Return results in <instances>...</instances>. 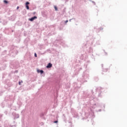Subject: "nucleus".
Instances as JSON below:
<instances>
[{
  "mask_svg": "<svg viewBox=\"0 0 127 127\" xmlns=\"http://www.w3.org/2000/svg\"><path fill=\"white\" fill-rule=\"evenodd\" d=\"M91 93L92 96L87 92L84 91L83 98V99H86L87 101H91V103H92V102H95V101H96L97 98H95V94H94V91L92 89L91 90Z\"/></svg>",
  "mask_w": 127,
  "mask_h": 127,
  "instance_id": "obj_1",
  "label": "nucleus"
},
{
  "mask_svg": "<svg viewBox=\"0 0 127 127\" xmlns=\"http://www.w3.org/2000/svg\"><path fill=\"white\" fill-rule=\"evenodd\" d=\"M89 77H90L89 73H87L86 71H84L81 77L77 79V81L81 83V84H83V83H85V82H88Z\"/></svg>",
  "mask_w": 127,
  "mask_h": 127,
  "instance_id": "obj_2",
  "label": "nucleus"
},
{
  "mask_svg": "<svg viewBox=\"0 0 127 127\" xmlns=\"http://www.w3.org/2000/svg\"><path fill=\"white\" fill-rule=\"evenodd\" d=\"M96 92H98V97H103L104 93H105V89L102 87H98L96 88Z\"/></svg>",
  "mask_w": 127,
  "mask_h": 127,
  "instance_id": "obj_3",
  "label": "nucleus"
},
{
  "mask_svg": "<svg viewBox=\"0 0 127 127\" xmlns=\"http://www.w3.org/2000/svg\"><path fill=\"white\" fill-rule=\"evenodd\" d=\"M90 40L89 41V42L91 43V44H96V45H100V40L96 41L95 39H96V38L94 36H90Z\"/></svg>",
  "mask_w": 127,
  "mask_h": 127,
  "instance_id": "obj_4",
  "label": "nucleus"
},
{
  "mask_svg": "<svg viewBox=\"0 0 127 127\" xmlns=\"http://www.w3.org/2000/svg\"><path fill=\"white\" fill-rule=\"evenodd\" d=\"M80 59L81 60H84V61L86 62L87 64H89V63H91V62L90 60H87L88 59V56H87V55L85 54H81L80 56Z\"/></svg>",
  "mask_w": 127,
  "mask_h": 127,
  "instance_id": "obj_5",
  "label": "nucleus"
},
{
  "mask_svg": "<svg viewBox=\"0 0 127 127\" xmlns=\"http://www.w3.org/2000/svg\"><path fill=\"white\" fill-rule=\"evenodd\" d=\"M10 54H12L13 55H17V53H18V51L16 50V48L14 47V46H12L10 49L9 51Z\"/></svg>",
  "mask_w": 127,
  "mask_h": 127,
  "instance_id": "obj_6",
  "label": "nucleus"
},
{
  "mask_svg": "<svg viewBox=\"0 0 127 127\" xmlns=\"http://www.w3.org/2000/svg\"><path fill=\"white\" fill-rule=\"evenodd\" d=\"M14 31L13 30H12L11 28H5V32L6 33V34H10L11 32H13Z\"/></svg>",
  "mask_w": 127,
  "mask_h": 127,
  "instance_id": "obj_7",
  "label": "nucleus"
},
{
  "mask_svg": "<svg viewBox=\"0 0 127 127\" xmlns=\"http://www.w3.org/2000/svg\"><path fill=\"white\" fill-rule=\"evenodd\" d=\"M64 26H65L64 21H62L60 23L59 30H63V27H64Z\"/></svg>",
  "mask_w": 127,
  "mask_h": 127,
  "instance_id": "obj_8",
  "label": "nucleus"
},
{
  "mask_svg": "<svg viewBox=\"0 0 127 127\" xmlns=\"http://www.w3.org/2000/svg\"><path fill=\"white\" fill-rule=\"evenodd\" d=\"M35 19H37V16H33V17H31V18H29V19H28V20H29V21L32 22V21L35 20Z\"/></svg>",
  "mask_w": 127,
  "mask_h": 127,
  "instance_id": "obj_9",
  "label": "nucleus"
},
{
  "mask_svg": "<svg viewBox=\"0 0 127 127\" xmlns=\"http://www.w3.org/2000/svg\"><path fill=\"white\" fill-rule=\"evenodd\" d=\"M93 106H96V107H100V108H102V103H95L94 104H93Z\"/></svg>",
  "mask_w": 127,
  "mask_h": 127,
  "instance_id": "obj_10",
  "label": "nucleus"
},
{
  "mask_svg": "<svg viewBox=\"0 0 127 127\" xmlns=\"http://www.w3.org/2000/svg\"><path fill=\"white\" fill-rule=\"evenodd\" d=\"M53 64H51V63H49V64H47L46 66V68L47 69H50V68H52Z\"/></svg>",
  "mask_w": 127,
  "mask_h": 127,
  "instance_id": "obj_11",
  "label": "nucleus"
},
{
  "mask_svg": "<svg viewBox=\"0 0 127 127\" xmlns=\"http://www.w3.org/2000/svg\"><path fill=\"white\" fill-rule=\"evenodd\" d=\"M13 115L14 117V120H15V119H18L19 118V115L18 114L14 113H13Z\"/></svg>",
  "mask_w": 127,
  "mask_h": 127,
  "instance_id": "obj_12",
  "label": "nucleus"
},
{
  "mask_svg": "<svg viewBox=\"0 0 127 127\" xmlns=\"http://www.w3.org/2000/svg\"><path fill=\"white\" fill-rule=\"evenodd\" d=\"M103 29H104V28H103V27H100V28L96 29V32L99 33V32H101V30H103Z\"/></svg>",
  "mask_w": 127,
  "mask_h": 127,
  "instance_id": "obj_13",
  "label": "nucleus"
},
{
  "mask_svg": "<svg viewBox=\"0 0 127 127\" xmlns=\"http://www.w3.org/2000/svg\"><path fill=\"white\" fill-rule=\"evenodd\" d=\"M72 116H73V118H78V113L76 112H73Z\"/></svg>",
  "mask_w": 127,
  "mask_h": 127,
  "instance_id": "obj_14",
  "label": "nucleus"
},
{
  "mask_svg": "<svg viewBox=\"0 0 127 127\" xmlns=\"http://www.w3.org/2000/svg\"><path fill=\"white\" fill-rule=\"evenodd\" d=\"M37 73H40V74L41 75H42V74H43V73H44V71L42 69H37Z\"/></svg>",
  "mask_w": 127,
  "mask_h": 127,
  "instance_id": "obj_15",
  "label": "nucleus"
},
{
  "mask_svg": "<svg viewBox=\"0 0 127 127\" xmlns=\"http://www.w3.org/2000/svg\"><path fill=\"white\" fill-rule=\"evenodd\" d=\"M88 53H90V54L93 53V48L90 47L88 49Z\"/></svg>",
  "mask_w": 127,
  "mask_h": 127,
  "instance_id": "obj_16",
  "label": "nucleus"
},
{
  "mask_svg": "<svg viewBox=\"0 0 127 127\" xmlns=\"http://www.w3.org/2000/svg\"><path fill=\"white\" fill-rule=\"evenodd\" d=\"M90 57H91V58H92V59H93V61H96V59L95 58V56H94V55H93V54L90 55Z\"/></svg>",
  "mask_w": 127,
  "mask_h": 127,
  "instance_id": "obj_17",
  "label": "nucleus"
},
{
  "mask_svg": "<svg viewBox=\"0 0 127 127\" xmlns=\"http://www.w3.org/2000/svg\"><path fill=\"white\" fill-rule=\"evenodd\" d=\"M10 68H12V69H14V68H16V66L15 65V64H11L10 65Z\"/></svg>",
  "mask_w": 127,
  "mask_h": 127,
  "instance_id": "obj_18",
  "label": "nucleus"
},
{
  "mask_svg": "<svg viewBox=\"0 0 127 127\" xmlns=\"http://www.w3.org/2000/svg\"><path fill=\"white\" fill-rule=\"evenodd\" d=\"M87 45H88V42H87V44L84 43L83 44V48H87Z\"/></svg>",
  "mask_w": 127,
  "mask_h": 127,
  "instance_id": "obj_19",
  "label": "nucleus"
},
{
  "mask_svg": "<svg viewBox=\"0 0 127 127\" xmlns=\"http://www.w3.org/2000/svg\"><path fill=\"white\" fill-rule=\"evenodd\" d=\"M109 70V68H102V72H107Z\"/></svg>",
  "mask_w": 127,
  "mask_h": 127,
  "instance_id": "obj_20",
  "label": "nucleus"
},
{
  "mask_svg": "<svg viewBox=\"0 0 127 127\" xmlns=\"http://www.w3.org/2000/svg\"><path fill=\"white\" fill-rule=\"evenodd\" d=\"M94 80L96 82H98L99 81V77L98 76L94 77Z\"/></svg>",
  "mask_w": 127,
  "mask_h": 127,
  "instance_id": "obj_21",
  "label": "nucleus"
},
{
  "mask_svg": "<svg viewBox=\"0 0 127 127\" xmlns=\"http://www.w3.org/2000/svg\"><path fill=\"white\" fill-rule=\"evenodd\" d=\"M54 7L55 10H56V11H58V7H57V6L54 5Z\"/></svg>",
  "mask_w": 127,
  "mask_h": 127,
  "instance_id": "obj_22",
  "label": "nucleus"
},
{
  "mask_svg": "<svg viewBox=\"0 0 127 127\" xmlns=\"http://www.w3.org/2000/svg\"><path fill=\"white\" fill-rule=\"evenodd\" d=\"M49 52V53H51V50H50V49H48L47 50V51H46L43 54H45V53H46V52Z\"/></svg>",
  "mask_w": 127,
  "mask_h": 127,
  "instance_id": "obj_23",
  "label": "nucleus"
},
{
  "mask_svg": "<svg viewBox=\"0 0 127 127\" xmlns=\"http://www.w3.org/2000/svg\"><path fill=\"white\" fill-rule=\"evenodd\" d=\"M103 52L104 53L105 56H108V53L107 52H106V51L105 50H103Z\"/></svg>",
  "mask_w": 127,
  "mask_h": 127,
  "instance_id": "obj_24",
  "label": "nucleus"
},
{
  "mask_svg": "<svg viewBox=\"0 0 127 127\" xmlns=\"http://www.w3.org/2000/svg\"><path fill=\"white\" fill-rule=\"evenodd\" d=\"M40 117H41V118H42V119H43L44 118V114L41 113L40 115Z\"/></svg>",
  "mask_w": 127,
  "mask_h": 127,
  "instance_id": "obj_25",
  "label": "nucleus"
},
{
  "mask_svg": "<svg viewBox=\"0 0 127 127\" xmlns=\"http://www.w3.org/2000/svg\"><path fill=\"white\" fill-rule=\"evenodd\" d=\"M3 2H4V3H5V4H7V3H8V1H7V0H3Z\"/></svg>",
  "mask_w": 127,
  "mask_h": 127,
  "instance_id": "obj_26",
  "label": "nucleus"
},
{
  "mask_svg": "<svg viewBox=\"0 0 127 127\" xmlns=\"http://www.w3.org/2000/svg\"><path fill=\"white\" fill-rule=\"evenodd\" d=\"M89 1H91V2H92V3H93L94 5H96V2H95L94 1H93L92 0H89Z\"/></svg>",
  "mask_w": 127,
  "mask_h": 127,
  "instance_id": "obj_27",
  "label": "nucleus"
},
{
  "mask_svg": "<svg viewBox=\"0 0 127 127\" xmlns=\"http://www.w3.org/2000/svg\"><path fill=\"white\" fill-rule=\"evenodd\" d=\"M2 24H3V25H6V24H7V21H5V22H3Z\"/></svg>",
  "mask_w": 127,
  "mask_h": 127,
  "instance_id": "obj_28",
  "label": "nucleus"
},
{
  "mask_svg": "<svg viewBox=\"0 0 127 127\" xmlns=\"http://www.w3.org/2000/svg\"><path fill=\"white\" fill-rule=\"evenodd\" d=\"M30 3L28 1L26 2L25 5H28V4H30Z\"/></svg>",
  "mask_w": 127,
  "mask_h": 127,
  "instance_id": "obj_29",
  "label": "nucleus"
},
{
  "mask_svg": "<svg viewBox=\"0 0 127 127\" xmlns=\"http://www.w3.org/2000/svg\"><path fill=\"white\" fill-rule=\"evenodd\" d=\"M25 7L26 9H29V6L28 5H25Z\"/></svg>",
  "mask_w": 127,
  "mask_h": 127,
  "instance_id": "obj_30",
  "label": "nucleus"
},
{
  "mask_svg": "<svg viewBox=\"0 0 127 127\" xmlns=\"http://www.w3.org/2000/svg\"><path fill=\"white\" fill-rule=\"evenodd\" d=\"M64 21V24L66 25L67 22H68V20H66L65 21Z\"/></svg>",
  "mask_w": 127,
  "mask_h": 127,
  "instance_id": "obj_31",
  "label": "nucleus"
},
{
  "mask_svg": "<svg viewBox=\"0 0 127 127\" xmlns=\"http://www.w3.org/2000/svg\"><path fill=\"white\" fill-rule=\"evenodd\" d=\"M61 45H62L64 47H65V44L63 42L61 43Z\"/></svg>",
  "mask_w": 127,
  "mask_h": 127,
  "instance_id": "obj_32",
  "label": "nucleus"
},
{
  "mask_svg": "<svg viewBox=\"0 0 127 127\" xmlns=\"http://www.w3.org/2000/svg\"><path fill=\"white\" fill-rule=\"evenodd\" d=\"M54 124H58V120H56L54 122Z\"/></svg>",
  "mask_w": 127,
  "mask_h": 127,
  "instance_id": "obj_33",
  "label": "nucleus"
},
{
  "mask_svg": "<svg viewBox=\"0 0 127 127\" xmlns=\"http://www.w3.org/2000/svg\"><path fill=\"white\" fill-rule=\"evenodd\" d=\"M17 73H18V70H15L14 72V74Z\"/></svg>",
  "mask_w": 127,
  "mask_h": 127,
  "instance_id": "obj_34",
  "label": "nucleus"
},
{
  "mask_svg": "<svg viewBox=\"0 0 127 127\" xmlns=\"http://www.w3.org/2000/svg\"><path fill=\"white\" fill-rule=\"evenodd\" d=\"M34 57H37V54H36V53H34Z\"/></svg>",
  "mask_w": 127,
  "mask_h": 127,
  "instance_id": "obj_35",
  "label": "nucleus"
},
{
  "mask_svg": "<svg viewBox=\"0 0 127 127\" xmlns=\"http://www.w3.org/2000/svg\"><path fill=\"white\" fill-rule=\"evenodd\" d=\"M73 19H76L75 18H72V19H69V22H71V21L72 20H73Z\"/></svg>",
  "mask_w": 127,
  "mask_h": 127,
  "instance_id": "obj_36",
  "label": "nucleus"
},
{
  "mask_svg": "<svg viewBox=\"0 0 127 127\" xmlns=\"http://www.w3.org/2000/svg\"><path fill=\"white\" fill-rule=\"evenodd\" d=\"M3 116V114H0V118H2Z\"/></svg>",
  "mask_w": 127,
  "mask_h": 127,
  "instance_id": "obj_37",
  "label": "nucleus"
},
{
  "mask_svg": "<svg viewBox=\"0 0 127 127\" xmlns=\"http://www.w3.org/2000/svg\"><path fill=\"white\" fill-rule=\"evenodd\" d=\"M101 67H102V69H104V64H101Z\"/></svg>",
  "mask_w": 127,
  "mask_h": 127,
  "instance_id": "obj_38",
  "label": "nucleus"
},
{
  "mask_svg": "<svg viewBox=\"0 0 127 127\" xmlns=\"http://www.w3.org/2000/svg\"><path fill=\"white\" fill-rule=\"evenodd\" d=\"M4 113L5 115H7V111H5Z\"/></svg>",
  "mask_w": 127,
  "mask_h": 127,
  "instance_id": "obj_39",
  "label": "nucleus"
},
{
  "mask_svg": "<svg viewBox=\"0 0 127 127\" xmlns=\"http://www.w3.org/2000/svg\"><path fill=\"white\" fill-rule=\"evenodd\" d=\"M24 36H26V33L25 32H24Z\"/></svg>",
  "mask_w": 127,
  "mask_h": 127,
  "instance_id": "obj_40",
  "label": "nucleus"
},
{
  "mask_svg": "<svg viewBox=\"0 0 127 127\" xmlns=\"http://www.w3.org/2000/svg\"><path fill=\"white\" fill-rule=\"evenodd\" d=\"M97 112H102V109H99L98 111H97Z\"/></svg>",
  "mask_w": 127,
  "mask_h": 127,
  "instance_id": "obj_41",
  "label": "nucleus"
},
{
  "mask_svg": "<svg viewBox=\"0 0 127 127\" xmlns=\"http://www.w3.org/2000/svg\"><path fill=\"white\" fill-rule=\"evenodd\" d=\"M21 82L19 81V82H18V84H19V85H21Z\"/></svg>",
  "mask_w": 127,
  "mask_h": 127,
  "instance_id": "obj_42",
  "label": "nucleus"
},
{
  "mask_svg": "<svg viewBox=\"0 0 127 127\" xmlns=\"http://www.w3.org/2000/svg\"><path fill=\"white\" fill-rule=\"evenodd\" d=\"M18 8H19V6H18L16 8V9H18Z\"/></svg>",
  "mask_w": 127,
  "mask_h": 127,
  "instance_id": "obj_43",
  "label": "nucleus"
},
{
  "mask_svg": "<svg viewBox=\"0 0 127 127\" xmlns=\"http://www.w3.org/2000/svg\"><path fill=\"white\" fill-rule=\"evenodd\" d=\"M16 127L15 125L14 126H11L10 127Z\"/></svg>",
  "mask_w": 127,
  "mask_h": 127,
  "instance_id": "obj_44",
  "label": "nucleus"
},
{
  "mask_svg": "<svg viewBox=\"0 0 127 127\" xmlns=\"http://www.w3.org/2000/svg\"><path fill=\"white\" fill-rule=\"evenodd\" d=\"M105 104H104V105H103V108H104V109H105Z\"/></svg>",
  "mask_w": 127,
  "mask_h": 127,
  "instance_id": "obj_45",
  "label": "nucleus"
},
{
  "mask_svg": "<svg viewBox=\"0 0 127 127\" xmlns=\"http://www.w3.org/2000/svg\"><path fill=\"white\" fill-rule=\"evenodd\" d=\"M36 12H33V14H35Z\"/></svg>",
  "mask_w": 127,
  "mask_h": 127,
  "instance_id": "obj_46",
  "label": "nucleus"
},
{
  "mask_svg": "<svg viewBox=\"0 0 127 127\" xmlns=\"http://www.w3.org/2000/svg\"><path fill=\"white\" fill-rule=\"evenodd\" d=\"M69 124H72V122H69Z\"/></svg>",
  "mask_w": 127,
  "mask_h": 127,
  "instance_id": "obj_47",
  "label": "nucleus"
},
{
  "mask_svg": "<svg viewBox=\"0 0 127 127\" xmlns=\"http://www.w3.org/2000/svg\"><path fill=\"white\" fill-rule=\"evenodd\" d=\"M96 55H97L98 56H100V55L98 54H96Z\"/></svg>",
  "mask_w": 127,
  "mask_h": 127,
  "instance_id": "obj_48",
  "label": "nucleus"
},
{
  "mask_svg": "<svg viewBox=\"0 0 127 127\" xmlns=\"http://www.w3.org/2000/svg\"><path fill=\"white\" fill-rule=\"evenodd\" d=\"M102 75H104V73L102 72Z\"/></svg>",
  "mask_w": 127,
  "mask_h": 127,
  "instance_id": "obj_49",
  "label": "nucleus"
},
{
  "mask_svg": "<svg viewBox=\"0 0 127 127\" xmlns=\"http://www.w3.org/2000/svg\"><path fill=\"white\" fill-rule=\"evenodd\" d=\"M40 49L42 50V48H40Z\"/></svg>",
  "mask_w": 127,
  "mask_h": 127,
  "instance_id": "obj_50",
  "label": "nucleus"
},
{
  "mask_svg": "<svg viewBox=\"0 0 127 127\" xmlns=\"http://www.w3.org/2000/svg\"><path fill=\"white\" fill-rule=\"evenodd\" d=\"M40 49L42 50V48H40Z\"/></svg>",
  "mask_w": 127,
  "mask_h": 127,
  "instance_id": "obj_51",
  "label": "nucleus"
},
{
  "mask_svg": "<svg viewBox=\"0 0 127 127\" xmlns=\"http://www.w3.org/2000/svg\"><path fill=\"white\" fill-rule=\"evenodd\" d=\"M80 70H82V68H80Z\"/></svg>",
  "mask_w": 127,
  "mask_h": 127,
  "instance_id": "obj_52",
  "label": "nucleus"
},
{
  "mask_svg": "<svg viewBox=\"0 0 127 127\" xmlns=\"http://www.w3.org/2000/svg\"><path fill=\"white\" fill-rule=\"evenodd\" d=\"M4 52H6V51H4Z\"/></svg>",
  "mask_w": 127,
  "mask_h": 127,
  "instance_id": "obj_53",
  "label": "nucleus"
},
{
  "mask_svg": "<svg viewBox=\"0 0 127 127\" xmlns=\"http://www.w3.org/2000/svg\"><path fill=\"white\" fill-rule=\"evenodd\" d=\"M21 83H22V80L21 81Z\"/></svg>",
  "mask_w": 127,
  "mask_h": 127,
  "instance_id": "obj_54",
  "label": "nucleus"
}]
</instances>
